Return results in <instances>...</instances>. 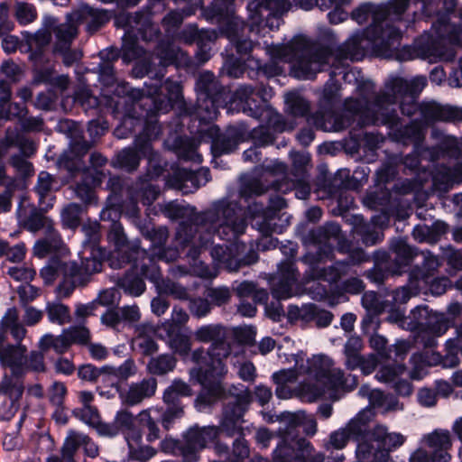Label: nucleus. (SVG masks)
Listing matches in <instances>:
<instances>
[{
  "mask_svg": "<svg viewBox=\"0 0 462 462\" xmlns=\"http://www.w3.org/2000/svg\"><path fill=\"white\" fill-rule=\"evenodd\" d=\"M138 40V36L134 31L125 30L122 46V59L125 63H129L145 56V51L139 46Z\"/></svg>",
  "mask_w": 462,
  "mask_h": 462,
  "instance_id": "nucleus-50",
  "label": "nucleus"
},
{
  "mask_svg": "<svg viewBox=\"0 0 462 462\" xmlns=\"http://www.w3.org/2000/svg\"><path fill=\"white\" fill-rule=\"evenodd\" d=\"M102 271L100 260L82 257L80 263L76 261L64 262L58 257L51 258L42 268L40 275L46 285L52 284L61 275L62 279L56 288L60 299L69 298L77 287H84L92 280V276Z\"/></svg>",
  "mask_w": 462,
  "mask_h": 462,
  "instance_id": "nucleus-6",
  "label": "nucleus"
},
{
  "mask_svg": "<svg viewBox=\"0 0 462 462\" xmlns=\"http://www.w3.org/2000/svg\"><path fill=\"white\" fill-rule=\"evenodd\" d=\"M226 374L227 366H225V372L222 374H215L212 366H198L190 369V378L195 379L203 386L202 392L196 399L197 406L199 409L212 405L222 397L225 390L221 381Z\"/></svg>",
  "mask_w": 462,
  "mask_h": 462,
  "instance_id": "nucleus-18",
  "label": "nucleus"
},
{
  "mask_svg": "<svg viewBox=\"0 0 462 462\" xmlns=\"http://www.w3.org/2000/svg\"><path fill=\"white\" fill-rule=\"evenodd\" d=\"M194 338L199 343H210L206 350L200 346L191 352V361L198 366H212L215 374L225 372V359L231 354V347L225 341L226 328L221 324L202 325L194 331Z\"/></svg>",
  "mask_w": 462,
  "mask_h": 462,
  "instance_id": "nucleus-7",
  "label": "nucleus"
},
{
  "mask_svg": "<svg viewBox=\"0 0 462 462\" xmlns=\"http://www.w3.org/2000/svg\"><path fill=\"white\" fill-rule=\"evenodd\" d=\"M85 236V240L83 241L84 254L89 250V254L85 257H95L100 260V263L106 257V250L105 248L99 247V227L97 224L94 225H84L81 228ZM103 265V263H101Z\"/></svg>",
  "mask_w": 462,
  "mask_h": 462,
  "instance_id": "nucleus-46",
  "label": "nucleus"
},
{
  "mask_svg": "<svg viewBox=\"0 0 462 462\" xmlns=\"http://www.w3.org/2000/svg\"><path fill=\"white\" fill-rule=\"evenodd\" d=\"M374 266L366 272V277L375 284H383L389 274H398L393 273L391 256L388 252L377 250L374 254Z\"/></svg>",
  "mask_w": 462,
  "mask_h": 462,
  "instance_id": "nucleus-41",
  "label": "nucleus"
},
{
  "mask_svg": "<svg viewBox=\"0 0 462 462\" xmlns=\"http://www.w3.org/2000/svg\"><path fill=\"white\" fill-rule=\"evenodd\" d=\"M306 374L316 383H301L297 387V395L307 402H316L327 393L338 390L352 391L357 386L356 375H346L342 369L335 367L333 360L325 355L313 356L306 365L299 368L282 369L273 374L276 384L295 382L299 375Z\"/></svg>",
  "mask_w": 462,
  "mask_h": 462,
  "instance_id": "nucleus-5",
  "label": "nucleus"
},
{
  "mask_svg": "<svg viewBox=\"0 0 462 462\" xmlns=\"http://www.w3.org/2000/svg\"><path fill=\"white\" fill-rule=\"evenodd\" d=\"M90 145L86 141H77L60 156L58 163L60 168L69 172L80 171L84 167L83 157L88 153Z\"/></svg>",
  "mask_w": 462,
  "mask_h": 462,
  "instance_id": "nucleus-35",
  "label": "nucleus"
},
{
  "mask_svg": "<svg viewBox=\"0 0 462 462\" xmlns=\"http://www.w3.org/2000/svg\"><path fill=\"white\" fill-rule=\"evenodd\" d=\"M298 271L294 262L281 263L271 281V292L277 300H287L296 295Z\"/></svg>",
  "mask_w": 462,
  "mask_h": 462,
  "instance_id": "nucleus-25",
  "label": "nucleus"
},
{
  "mask_svg": "<svg viewBox=\"0 0 462 462\" xmlns=\"http://www.w3.org/2000/svg\"><path fill=\"white\" fill-rule=\"evenodd\" d=\"M73 16L68 14L67 21L59 23L58 19L51 15H44L42 18V26L47 29H51L54 34L55 42L53 46L54 51H64L69 47L73 41L78 36V27L73 23Z\"/></svg>",
  "mask_w": 462,
  "mask_h": 462,
  "instance_id": "nucleus-26",
  "label": "nucleus"
},
{
  "mask_svg": "<svg viewBox=\"0 0 462 462\" xmlns=\"http://www.w3.org/2000/svg\"><path fill=\"white\" fill-rule=\"evenodd\" d=\"M245 23L238 17H233L227 21L223 33L230 41V43L236 48L240 56L247 55L254 48V42L244 37Z\"/></svg>",
  "mask_w": 462,
  "mask_h": 462,
  "instance_id": "nucleus-34",
  "label": "nucleus"
},
{
  "mask_svg": "<svg viewBox=\"0 0 462 462\" xmlns=\"http://www.w3.org/2000/svg\"><path fill=\"white\" fill-rule=\"evenodd\" d=\"M197 149L198 143L191 138L180 136L175 140L176 153L183 161L201 163L202 156L198 152Z\"/></svg>",
  "mask_w": 462,
  "mask_h": 462,
  "instance_id": "nucleus-56",
  "label": "nucleus"
},
{
  "mask_svg": "<svg viewBox=\"0 0 462 462\" xmlns=\"http://www.w3.org/2000/svg\"><path fill=\"white\" fill-rule=\"evenodd\" d=\"M427 85L423 76L411 79L392 75L383 84V89L376 92L375 85L371 80L357 82L356 97H347L343 103V109L351 116H359L360 125H387L393 128L399 125L400 118L395 108H389L400 104L402 115L409 117L420 111L417 97Z\"/></svg>",
  "mask_w": 462,
  "mask_h": 462,
  "instance_id": "nucleus-2",
  "label": "nucleus"
},
{
  "mask_svg": "<svg viewBox=\"0 0 462 462\" xmlns=\"http://www.w3.org/2000/svg\"><path fill=\"white\" fill-rule=\"evenodd\" d=\"M180 39L187 44H199L203 41H216L217 33L215 30L199 28L195 24H188L179 34Z\"/></svg>",
  "mask_w": 462,
  "mask_h": 462,
  "instance_id": "nucleus-53",
  "label": "nucleus"
},
{
  "mask_svg": "<svg viewBox=\"0 0 462 462\" xmlns=\"http://www.w3.org/2000/svg\"><path fill=\"white\" fill-rule=\"evenodd\" d=\"M434 354L438 352H432L430 355L428 353H416L411 356L410 362L412 365L410 371V377L413 380H421L428 374V367L432 365H438L439 364H433Z\"/></svg>",
  "mask_w": 462,
  "mask_h": 462,
  "instance_id": "nucleus-55",
  "label": "nucleus"
},
{
  "mask_svg": "<svg viewBox=\"0 0 462 462\" xmlns=\"http://www.w3.org/2000/svg\"><path fill=\"white\" fill-rule=\"evenodd\" d=\"M447 353L443 356L440 354H434L433 364H442L445 368L455 367L458 365L459 359L457 353L462 351V323L456 327V337L449 338L446 342Z\"/></svg>",
  "mask_w": 462,
  "mask_h": 462,
  "instance_id": "nucleus-42",
  "label": "nucleus"
},
{
  "mask_svg": "<svg viewBox=\"0 0 462 462\" xmlns=\"http://www.w3.org/2000/svg\"><path fill=\"white\" fill-rule=\"evenodd\" d=\"M314 451V446L305 438L286 432L273 451V462H306V456Z\"/></svg>",
  "mask_w": 462,
  "mask_h": 462,
  "instance_id": "nucleus-23",
  "label": "nucleus"
},
{
  "mask_svg": "<svg viewBox=\"0 0 462 462\" xmlns=\"http://www.w3.org/2000/svg\"><path fill=\"white\" fill-rule=\"evenodd\" d=\"M63 245L62 238L51 221L45 227V237L35 243L33 252L36 256L43 258L51 253L61 251Z\"/></svg>",
  "mask_w": 462,
  "mask_h": 462,
  "instance_id": "nucleus-40",
  "label": "nucleus"
},
{
  "mask_svg": "<svg viewBox=\"0 0 462 462\" xmlns=\"http://www.w3.org/2000/svg\"><path fill=\"white\" fill-rule=\"evenodd\" d=\"M183 184L180 189L184 192H192L199 187L206 185L210 180V171L208 168H200L196 171H183L180 172Z\"/></svg>",
  "mask_w": 462,
  "mask_h": 462,
  "instance_id": "nucleus-52",
  "label": "nucleus"
},
{
  "mask_svg": "<svg viewBox=\"0 0 462 462\" xmlns=\"http://www.w3.org/2000/svg\"><path fill=\"white\" fill-rule=\"evenodd\" d=\"M358 24L372 23L362 30L355 32L337 49V59L359 61L367 53L377 57L390 58L401 46L403 32L390 23H383L380 4L364 3L355 8L350 14Z\"/></svg>",
  "mask_w": 462,
  "mask_h": 462,
  "instance_id": "nucleus-4",
  "label": "nucleus"
},
{
  "mask_svg": "<svg viewBox=\"0 0 462 462\" xmlns=\"http://www.w3.org/2000/svg\"><path fill=\"white\" fill-rule=\"evenodd\" d=\"M177 365L176 357L171 354H162L152 357L147 363V371L152 375L162 376L172 372Z\"/></svg>",
  "mask_w": 462,
  "mask_h": 462,
  "instance_id": "nucleus-54",
  "label": "nucleus"
},
{
  "mask_svg": "<svg viewBox=\"0 0 462 462\" xmlns=\"http://www.w3.org/2000/svg\"><path fill=\"white\" fill-rule=\"evenodd\" d=\"M383 23H402L405 29L411 28L420 14L417 6V0H387L380 3Z\"/></svg>",
  "mask_w": 462,
  "mask_h": 462,
  "instance_id": "nucleus-21",
  "label": "nucleus"
},
{
  "mask_svg": "<svg viewBox=\"0 0 462 462\" xmlns=\"http://www.w3.org/2000/svg\"><path fill=\"white\" fill-rule=\"evenodd\" d=\"M230 397L233 398V404L243 409L242 421L240 423L241 430L236 433V439L233 441L230 454L226 457V462H244L250 455V449L244 435L245 415L252 402V393L248 387L238 384L233 385L229 389Z\"/></svg>",
  "mask_w": 462,
  "mask_h": 462,
  "instance_id": "nucleus-17",
  "label": "nucleus"
},
{
  "mask_svg": "<svg viewBox=\"0 0 462 462\" xmlns=\"http://www.w3.org/2000/svg\"><path fill=\"white\" fill-rule=\"evenodd\" d=\"M225 102L224 96L197 97L195 117L204 124L217 119L219 106Z\"/></svg>",
  "mask_w": 462,
  "mask_h": 462,
  "instance_id": "nucleus-43",
  "label": "nucleus"
},
{
  "mask_svg": "<svg viewBox=\"0 0 462 462\" xmlns=\"http://www.w3.org/2000/svg\"><path fill=\"white\" fill-rule=\"evenodd\" d=\"M413 328L419 330L417 342L424 347L431 348L436 346V338L448 329V321L442 313L432 312L427 306L416 307L411 312Z\"/></svg>",
  "mask_w": 462,
  "mask_h": 462,
  "instance_id": "nucleus-15",
  "label": "nucleus"
},
{
  "mask_svg": "<svg viewBox=\"0 0 462 462\" xmlns=\"http://www.w3.org/2000/svg\"><path fill=\"white\" fill-rule=\"evenodd\" d=\"M372 440L373 453L378 462H388L391 452L402 447L406 441V437L400 432L390 431L383 424H376L373 427Z\"/></svg>",
  "mask_w": 462,
  "mask_h": 462,
  "instance_id": "nucleus-24",
  "label": "nucleus"
},
{
  "mask_svg": "<svg viewBox=\"0 0 462 462\" xmlns=\"http://www.w3.org/2000/svg\"><path fill=\"white\" fill-rule=\"evenodd\" d=\"M355 218L356 233L361 236V239L365 245H374L383 240V234L378 229V226L383 227V226L386 224L388 221V217L386 216H374L371 218V223H365L363 217L356 216Z\"/></svg>",
  "mask_w": 462,
  "mask_h": 462,
  "instance_id": "nucleus-32",
  "label": "nucleus"
},
{
  "mask_svg": "<svg viewBox=\"0 0 462 462\" xmlns=\"http://www.w3.org/2000/svg\"><path fill=\"white\" fill-rule=\"evenodd\" d=\"M152 12H136L125 17L127 29L134 31L138 39L152 42L160 35L159 27L152 22Z\"/></svg>",
  "mask_w": 462,
  "mask_h": 462,
  "instance_id": "nucleus-30",
  "label": "nucleus"
},
{
  "mask_svg": "<svg viewBox=\"0 0 462 462\" xmlns=\"http://www.w3.org/2000/svg\"><path fill=\"white\" fill-rule=\"evenodd\" d=\"M84 433L69 430L61 447V457L64 462H75V455L82 448Z\"/></svg>",
  "mask_w": 462,
  "mask_h": 462,
  "instance_id": "nucleus-58",
  "label": "nucleus"
},
{
  "mask_svg": "<svg viewBox=\"0 0 462 462\" xmlns=\"http://www.w3.org/2000/svg\"><path fill=\"white\" fill-rule=\"evenodd\" d=\"M242 141V131L235 126H230L213 139L211 149L215 156L230 153L237 148Z\"/></svg>",
  "mask_w": 462,
  "mask_h": 462,
  "instance_id": "nucleus-38",
  "label": "nucleus"
},
{
  "mask_svg": "<svg viewBox=\"0 0 462 462\" xmlns=\"http://www.w3.org/2000/svg\"><path fill=\"white\" fill-rule=\"evenodd\" d=\"M156 55L163 66L170 64L188 65L189 57L180 47L168 40H161L156 46Z\"/></svg>",
  "mask_w": 462,
  "mask_h": 462,
  "instance_id": "nucleus-39",
  "label": "nucleus"
},
{
  "mask_svg": "<svg viewBox=\"0 0 462 462\" xmlns=\"http://www.w3.org/2000/svg\"><path fill=\"white\" fill-rule=\"evenodd\" d=\"M234 1L235 0H213L211 5L207 10V16L217 22L225 19L230 21L234 17Z\"/></svg>",
  "mask_w": 462,
  "mask_h": 462,
  "instance_id": "nucleus-63",
  "label": "nucleus"
},
{
  "mask_svg": "<svg viewBox=\"0 0 462 462\" xmlns=\"http://www.w3.org/2000/svg\"><path fill=\"white\" fill-rule=\"evenodd\" d=\"M196 89L198 97H220L225 95V90L215 75L210 71L202 72L197 79Z\"/></svg>",
  "mask_w": 462,
  "mask_h": 462,
  "instance_id": "nucleus-49",
  "label": "nucleus"
},
{
  "mask_svg": "<svg viewBox=\"0 0 462 462\" xmlns=\"http://www.w3.org/2000/svg\"><path fill=\"white\" fill-rule=\"evenodd\" d=\"M213 261L228 272H237L242 266L258 261L257 251L245 243L235 242L228 245H214L210 251Z\"/></svg>",
  "mask_w": 462,
  "mask_h": 462,
  "instance_id": "nucleus-16",
  "label": "nucleus"
},
{
  "mask_svg": "<svg viewBox=\"0 0 462 462\" xmlns=\"http://www.w3.org/2000/svg\"><path fill=\"white\" fill-rule=\"evenodd\" d=\"M114 421L119 433L126 432V436L129 437V433L132 432L133 436L131 439L135 442L141 441L142 435L138 430H134V417L131 411L127 410L118 411Z\"/></svg>",
  "mask_w": 462,
  "mask_h": 462,
  "instance_id": "nucleus-62",
  "label": "nucleus"
},
{
  "mask_svg": "<svg viewBox=\"0 0 462 462\" xmlns=\"http://www.w3.org/2000/svg\"><path fill=\"white\" fill-rule=\"evenodd\" d=\"M157 390V380L153 377L143 378L141 381L128 384L119 391V397L124 404L134 406L145 399L152 397Z\"/></svg>",
  "mask_w": 462,
  "mask_h": 462,
  "instance_id": "nucleus-28",
  "label": "nucleus"
},
{
  "mask_svg": "<svg viewBox=\"0 0 462 462\" xmlns=\"http://www.w3.org/2000/svg\"><path fill=\"white\" fill-rule=\"evenodd\" d=\"M162 212L171 220L189 217L179 224L176 231V240L183 245L193 238L195 227L208 231V238L204 240L200 236L202 245L210 242L214 232L221 240L232 241L243 235L247 227L242 207L227 197L213 201L208 209L200 212H196L194 207L175 201L166 203Z\"/></svg>",
  "mask_w": 462,
  "mask_h": 462,
  "instance_id": "nucleus-3",
  "label": "nucleus"
},
{
  "mask_svg": "<svg viewBox=\"0 0 462 462\" xmlns=\"http://www.w3.org/2000/svg\"><path fill=\"white\" fill-rule=\"evenodd\" d=\"M423 263L421 266L414 267L411 272V283L414 281L423 284H429V279L433 275L439 265V259L429 251L421 252Z\"/></svg>",
  "mask_w": 462,
  "mask_h": 462,
  "instance_id": "nucleus-48",
  "label": "nucleus"
},
{
  "mask_svg": "<svg viewBox=\"0 0 462 462\" xmlns=\"http://www.w3.org/2000/svg\"><path fill=\"white\" fill-rule=\"evenodd\" d=\"M270 188L282 193L295 190V196L300 199H307L310 194L308 176L294 177L293 180L288 177L275 179L272 180L269 187L264 185L259 178L244 174L240 178L239 196L247 200L253 197L263 195Z\"/></svg>",
  "mask_w": 462,
  "mask_h": 462,
  "instance_id": "nucleus-12",
  "label": "nucleus"
},
{
  "mask_svg": "<svg viewBox=\"0 0 462 462\" xmlns=\"http://www.w3.org/2000/svg\"><path fill=\"white\" fill-rule=\"evenodd\" d=\"M25 346L17 344H7L5 347L0 351V365L2 367H10L12 373H17L26 363Z\"/></svg>",
  "mask_w": 462,
  "mask_h": 462,
  "instance_id": "nucleus-45",
  "label": "nucleus"
},
{
  "mask_svg": "<svg viewBox=\"0 0 462 462\" xmlns=\"http://www.w3.org/2000/svg\"><path fill=\"white\" fill-rule=\"evenodd\" d=\"M142 233L144 238L151 242V246L149 252L142 249L146 254L139 255L138 271L143 277L156 281L161 276L157 261L173 262L179 257V250L176 247L165 246L169 236L168 228L165 226L146 227Z\"/></svg>",
  "mask_w": 462,
  "mask_h": 462,
  "instance_id": "nucleus-11",
  "label": "nucleus"
},
{
  "mask_svg": "<svg viewBox=\"0 0 462 462\" xmlns=\"http://www.w3.org/2000/svg\"><path fill=\"white\" fill-rule=\"evenodd\" d=\"M118 217V210L106 206L100 213L101 220L112 219L107 239L114 245V250L106 257L109 264L114 269L123 267L125 263L133 262V267L138 272L139 255L146 253L142 250L139 243L130 244L127 241L122 225L116 219Z\"/></svg>",
  "mask_w": 462,
  "mask_h": 462,
  "instance_id": "nucleus-10",
  "label": "nucleus"
},
{
  "mask_svg": "<svg viewBox=\"0 0 462 462\" xmlns=\"http://www.w3.org/2000/svg\"><path fill=\"white\" fill-rule=\"evenodd\" d=\"M420 113L425 121H449L452 111L435 103H421Z\"/></svg>",
  "mask_w": 462,
  "mask_h": 462,
  "instance_id": "nucleus-64",
  "label": "nucleus"
},
{
  "mask_svg": "<svg viewBox=\"0 0 462 462\" xmlns=\"http://www.w3.org/2000/svg\"><path fill=\"white\" fill-rule=\"evenodd\" d=\"M363 348L362 339L357 336L350 337L344 346V355L346 356L345 365L348 370H356L362 365L363 356L361 351Z\"/></svg>",
  "mask_w": 462,
  "mask_h": 462,
  "instance_id": "nucleus-51",
  "label": "nucleus"
},
{
  "mask_svg": "<svg viewBox=\"0 0 462 462\" xmlns=\"http://www.w3.org/2000/svg\"><path fill=\"white\" fill-rule=\"evenodd\" d=\"M16 217L18 224L32 233L45 228L51 222L34 205L26 199H22L19 202L16 209Z\"/></svg>",
  "mask_w": 462,
  "mask_h": 462,
  "instance_id": "nucleus-29",
  "label": "nucleus"
},
{
  "mask_svg": "<svg viewBox=\"0 0 462 462\" xmlns=\"http://www.w3.org/2000/svg\"><path fill=\"white\" fill-rule=\"evenodd\" d=\"M45 311L51 323L62 326L71 321L69 308L60 300L47 302Z\"/></svg>",
  "mask_w": 462,
  "mask_h": 462,
  "instance_id": "nucleus-61",
  "label": "nucleus"
},
{
  "mask_svg": "<svg viewBox=\"0 0 462 462\" xmlns=\"http://www.w3.org/2000/svg\"><path fill=\"white\" fill-rule=\"evenodd\" d=\"M164 331V339L169 348L182 358L191 356V339L190 337L183 332L181 328L173 323L165 321L162 325Z\"/></svg>",
  "mask_w": 462,
  "mask_h": 462,
  "instance_id": "nucleus-31",
  "label": "nucleus"
},
{
  "mask_svg": "<svg viewBox=\"0 0 462 462\" xmlns=\"http://www.w3.org/2000/svg\"><path fill=\"white\" fill-rule=\"evenodd\" d=\"M71 15L79 23H86L87 30L95 32L109 21L106 11L96 9L87 4H82L71 13Z\"/></svg>",
  "mask_w": 462,
  "mask_h": 462,
  "instance_id": "nucleus-36",
  "label": "nucleus"
},
{
  "mask_svg": "<svg viewBox=\"0 0 462 462\" xmlns=\"http://www.w3.org/2000/svg\"><path fill=\"white\" fill-rule=\"evenodd\" d=\"M447 43H462V25L448 23L445 18L434 23L430 31L417 41L418 48L430 60H451L455 58L452 49Z\"/></svg>",
  "mask_w": 462,
  "mask_h": 462,
  "instance_id": "nucleus-9",
  "label": "nucleus"
},
{
  "mask_svg": "<svg viewBox=\"0 0 462 462\" xmlns=\"http://www.w3.org/2000/svg\"><path fill=\"white\" fill-rule=\"evenodd\" d=\"M285 110L294 117H304L310 110V102L297 92H290L285 95Z\"/></svg>",
  "mask_w": 462,
  "mask_h": 462,
  "instance_id": "nucleus-57",
  "label": "nucleus"
},
{
  "mask_svg": "<svg viewBox=\"0 0 462 462\" xmlns=\"http://www.w3.org/2000/svg\"><path fill=\"white\" fill-rule=\"evenodd\" d=\"M351 439L349 434L346 430L345 427H341L334 431H332L328 440L324 443V448L326 451L329 452L328 456V462H344L345 456L343 453H336L333 454L334 450H342L346 447L349 440Z\"/></svg>",
  "mask_w": 462,
  "mask_h": 462,
  "instance_id": "nucleus-44",
  "label": "nucleus"
},
{
  "mask_svg": "<svg viewBox=\"0 0 462 462\" xmlns=\"http://www.w3.org/2000/svg\"><path fill=\"white\" fill-rule=\"evenodd\" d=\"M24 383L17 373L5 374L0 381V420H9L18 411Z\"/></svg>",
  "mask_w": 462,
  "mask_h": 462,
  "instance_id": "nucleus-20",
  "label": "nucleus"
},
{
  "mask_svg": "<svg viewBox=\"0 0 462 462\" xmlns=\"http://www.w3.org/2000/svg\"><path fill=\"white\" fill-rule=\"evenodd\" d=\"M462 183L460 174L456 173L452 167L439 164L432 172V188L439 195L448 193L456 185Z\"/></svg>",
  "mask_w": 462,
  "mask_h": 462,
  "instance_id": "nucleus-37",
  "label": "nucleus"
},
{
  "mask_svg": "<svg viewBox=\"0 0 462 462\" xmlns=\"http://www.w3.org/2000/svg\"><path fill=\"white\" fill-rule=\"evenodd\" d=\"M146 158L149 165L153 166L155 174L159 175L162 167L159 162V153L152 149V146L143 137H136L132 146L120 151L116 155V165L127 171L136 170L140 164L141 158Z\"/></svg>",
  "mask_w": 462,
  "mask_h": 462,
  "instance_id": "nucleus-19",
  "label": "nucleus"
},
{
  "mask_svg": "<svg viewBox=\"0 0 462 462\" xmlns=\"http://www.w3.org/2000/svg\"><path fill=\"white\" fill-rule=\"evenodd\" d=\"M266 52L272 60L271 64H263L252 56L247 58L245 66L251 69L252 73L257 75L262 72L267 77H273L282 73L277 62H287L291 64V73L294 78L312 79L332 60L330 79L324 85L319 100V108L307 121L326 132H339L349 125V118L335 113L340 99V85L334 79L343 73L344 80L351 82L350 78H355V71L352 69L346 70L349 60L340 62L337 59V51L332 53L328 47L311 42L302 36H296L286 44L268 45Z\"/></svg>",
  "mask_w": 462,
  "mask_h": 462,
  "instance_id": "nucleus-1",
  "label": "nucleus"
},
{
  "mask_svg": "<svg viewBox=\"0 0 462 462\" xmlns=\"http://www.w3.org/2000/svg\"><path fill=\"white\" fill-rule=\"evenodd\" d=\"M391 251L395 254L392 266L393 272L401 274L402 268L409 265L417 253L403 239H395L391 243Z\"/></svg>",
  "mask_w": 462,
  "mask_h": 462,
  "instance_id": "nucleus-47",
  "label": "nucleus"
},
{
  "mask_svg": "<svg viewBox=\"0 0 462 462\" xmlns=\"http://www.w3.org/2000/svg\"><path fill=\"white\" fill-rule=\"evenodd\" d=\"M341 237V227L336 222H328L324 226L310 230L301 238L305 246H315V254L307 253L302 261L310 265L330 260L333 256V245L330 240H338Z\"/></svg>",
  "mask_w": 462,
  "mask_h": 462,
  "instance_id": "nucleus-14",
  "label": "nucleus"
},
{
  "mask_svg": "<svg viewBox=\"0 0 462 462\" xmlns=\"http://www.w3.org/2000/svg\"><path fill=\"white\" fill-rule=\"evenodd\" d=\"M295 0H253L247 5L248 23L251 32L260 34L268 27L271 31L278 29L281 16L287 13Z\"/></svg>",
  "mask_w": 462,
  "mask_h": 462,
  "instance_id": "nucleus-13",
  "label": "nucleus"
},
{
  "mask_svg": "<svg viewBox=\"0 0 462 462\" xmlns=\"http://www.w3.org/2000/svg\"><path fill=\"white\" fill-rule=\"evenodd\" d=\"M424 441L430 448L437 462H448L450 460L451 456L448 450L452 447V439L448 430H434L424 436Z\"/></svg>",
  "mask_w": 462,
  "mask_h": 462,
  "instance_id": "nucleus-33",
  "label": "nucleus"
},
{
  "mask_svg": "<svg viewBox=\"0 0 462 462\" xmlns=\"http://www.w3.org/2000/svg\"><path fill=\"white\" fill-rule=\"evenodd\" d=\"M192 394L190 386L180 379H174L170 386L163 393V402L166 404L180 403L181 397H188Z\"/></svg>",
  "mask_w": 462,
  "mask_h": 462,
  "instance_id": "nucleus-60",
  "label": "nucleus"
},
{
  "mask_svg": "<svg viewBox=\"0 0 462 462\" xmlns=\"http://www.w3.org/2000/svg\"><path fill=\"white\" fill-rule=\"evenodd\" d=\"M374 415L371 408H365L344 426L351 439L357 443L356 445L365 442L369 446H373L371 443L373 428L370 424Z\"/></svg>",
  "mask_w": 462,
  "mask_h": 462,
  "instance_id": "nucleus-27",
  "label": "nucleus"
},
{
  "mask_svg": "<svg viewBox=\"0 0 462 462\" xmlns=\"http://www.w3.org/2000/svg\"><path fill=\"white\" fill-rule=\"evenodd\" d=\"M242 411L243 409L233 404V398L228 393L223 403L218 426L194 425L182 434V444L189 448L202 450L208 443L218 439L221 432L228 438L235 437L241 430Z\"/></svg>",
  "mask_w": 462,
  "mask_h": 462,
  "instance_id": "nucleus-8",
  "label": "nucleus"
},
{
  "mask_svg": "<svg viewBox=\"0 0 462 462\" xmlns=\"http://www.w3.org/2000/svg\"><path fill=\"white\" fill-rule=\"evenodd\" d=\"M89 340V331L83 326H71L62 330L60 335L51 333L43 335L39 346L42 351L54 350L57 354H63L73 344H86Z\"/></svg>",
  "mask_w": 462,
  "mask_h": 462,
  "instance_id": "nucleus-22",
  "label": "nucleus"
},
{
  "mask_svg": "<svg viewBox=\"0 0 462 462\" xmlns=\"http://www.w3.org/2000/svg\"><path fill=\"white\" fill-rule=\"evenodd\" d=\"M298 426L303 427V431L307 436L312 437L317 432V421L315 418L303 411L289 415L287 432L291 431L292 433V429Z\"/></svg>",
  "mask_w": 462,
  "mask_h": 462,
  "instance_id": "nucleus-59",
  "label": "nucleus"
}]
</instances>
